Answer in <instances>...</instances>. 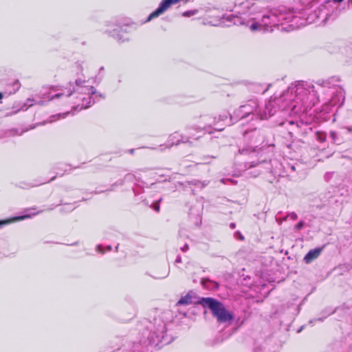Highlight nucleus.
I'll return each instance as SVG.
<instances>
[{
    "mask_svg": "<svg viewBox=\"0 0 352 352\" xmlns=\"http://www.w3.org/2000/svg\"><path fill=\"white\" fill-rule=\"evenodd\" d=\"M14 85H16V89H19L20 85H19V82H18V81H16V82L14 83Z\"/></svg>",
    "mask_w": 352,
    "mask_h": 352,
    "instance_id": "9b49d317",
    "label": "nucleus"
},
{
    "mask_svg": "<svg viewBox=\"0 0 352 352\" xmlns=\"http://www.w3.org/2000/svg\"><path fill=\"white\" fill-rule=\"evenodd\" d=\"M78 92V98L82 101L80 104V109L88 108L91 104L94 102L96 98H102V94H98L96 89L92 86H84L85 80L78 79L76 81ZM80 106V104H78Z\"/></svg>",
    "mask_w": 352,
    "mask_h": 352,
    "instance_id": "f03ea898",
    "label": "nucleus"
},
{
    "mask_svg": "<svg viewBox=\"0 0 352 352\" xmlns=\"http://www.w3.org/2000/svg\"><path fill=\"white\" fill-rule=\"evenodd\" d=\"M3 98V94L0 92V99Z\"/></svg>",
    "mask_w": 352,
    "mask_h": 352,
    "instance_id": "2eb2a0df",
    "label": "nucleus"
},
{
    "mask_svg": "<svg viewBox=\"0 0 352 352\" xmlns=\"http://www.w3.org/2000/svg\"><path fill=\"white\" fill-rule=\"evenodd\" d=\"M209 283L208 280H202L201 283L204 287H206V283Z\"/></svg>",
    "mask_w": 352,
    "mask_h": 352,
    "instance_id": "1a4fd4ad",
    "label": "nucleus"
},
{
    "mask_svg": "<svg viewBox=\"0 0 352 352\" xmlns=\"http://www.w3.org/2000/svg\"><path fill=\"white\" fill-rule=\"evenodd\" d=\"M289 19V16L283 11L272 10L263 16L261 23L250 20L248 22L247 25L252 32L261 30L271 31L272 27L278 25L283 21H287Z\"/></svg>",
    "mask_w": 352,
    "mask_h": 352,
    "instance_id": "f257e3e1",
    "label": "nucleus"
},
{
    "mask_svg": "<svg viewBox=\"0 0 352 352\" xmlns=\"http://www.w3.org/2000/svg\"><path fill=\"white\" fill-rule=\"evenodd\" d=\"M321 249H314L310 250L305 256L304 260L307 263L311 262L313 260L316 259L320 254Z\"/></svg>",
    "mask_w": 352,
    "mask_h": 352,
    "instance_id": "20e7f679",
    "label": "nucleus"
},
{
    "mask_svg": "<svg viewBox=\"0 0 352 352\" xmlns=\"http://www.w3.org/2000/svg\"><path fill=\"white\" fill-rule=\"evenodd\" d=\"M303 227V223L302 221L297 223L295 226L296 229L300 230Z\"/></svg>",
    "mask_w": 352,
    "mask_h": 352,
    "instance_id": "6e6552de",
    "label": "nucleus"
},
{
    "mask_svg": "<svg viewBox=\"0 0 352 352\" xmlns=\"http://www.w3.org/2000/svg\"><path fill=\"white\" fill-rule=\"evenodd\" d=\"M155 208V210L156 211H159V210H160V206H159L158 205H156V206H155V208Z\"/></svg>",
    "mask_w": 352,
    "mask_h": 352,
    "instance_id": "f8f14e48",
    "label": "nucleus"
},
{
    "mask_svg": "<svg viewBox=\"0 0 352 352\" xmlns=\"http://www.w3.org/2000/svg\"><path fill=\"white\" fill-rule=\"evenodd\" d=\"M192 302L191 297L188 295L182 298L177 302L178 305H188Z\"/></svg>",
    "mask_w": 352,
    "mask_h": 352,
    "instance_id": "39448f33",
    "label": "nucleus"
},
{
    "mask_svg": "<svg viewBox=\"0 0 352 352\" xmlns=\"http://www.w3.org/2000/svg\"><path fill=\"white\" fill-rule=\"evenodd\" d=\"M30 217H31L30 215L19 216V217H16L14 219L16 221H21V220H23V219H27V218H30Z\"/></svg>",
    "mask_w": 352,
    "mask_h": 352,
    "instance_id": "0eeeda50",
    "label": "nucleus"
},
{
    "mask_svg": "<svg viewBox=\"0 0 352 352\" xmlns=\"http://www.w3.org/2000/svg\"><path fill=\"white\" fill-rule=\"evenodd\" d=\"M60 95H61L60 94H56L54 96H52L51 98V99H53L54 98H59L60 96Z\"/></svg>",
    "mask_w": 352,
    "mask_h": 352,
    "instance_id": "9d476101",
    "label": "nucleus"
},
{
    "mask_svg": "<svg viewBox=\"0 0 352 352\" xmlns=\"http://www.w3.org/2000/svg\"><path fill=\"white\" fill-rule=\"evenodd\" d=\"M6 223V221H0V226L3 225V224H5Z\"/></svg>",
    "mask_w": 352,
    "mask_h": 352,
    "instance_id": "4468645a",
    "label": "nucleus"
},
{
    "mask_svg": "<svg viewBox=\"0 0 352 352\" xmlns=\"http://www.w3.org/2000/svg\"><path fill=\"white\" fill-rule=\"evenodd\" d=\"M70 95H71V92L67 91V96H70Z\"/></svg>",
    "mask_w": 352,
    "mask_h": 352,
    "instance_id": "dca6fc26",
    "label": "nucleus"
},
{
    "mask_svg": "<svg viewBox=\"0 0 352 352\" xmlns=\"http://www.w3.org/2000/svg\"><path fill=\"white\" fill-rule=\"evenodd\" d=\"M291 217H292V219H296V218L297 217L296 214H294V213L292 214Z\"/></svg>",
    "mask_w": 352,
    "mask_h": 352,
    "instance_id": "ddd939ff",
    "label": "nucleus"
},
{
    "mask_svg": "<svg viewBox=\"0 0 352 352\" xmlns=\"http://www.w3.org/2000/svg\"><path fill=\"white\" fill-rule=\"evenodd\" d=\"M196 13H197V10L186 11V12H184L182 14V15L184 16L189 17V16L195 15Z\"/></svg>",
    "mask_w": 352,
    "mask_h": 352,
    "instance_id": "423d86ee",
    "label": "nucleus"
},
{
    "mask_svg": "<svg viewBox=\"0 0 352 352\" xmlns=\"http://www.w3.org/2000/svg\"><path fill=\"white\" fill-rule=\"evenodd\" d=\"M202 302L205 307H208L212 311L218 322H228L232 320V315L219 302L210 298H206L202 300Z\"/></svg>",
    "mask_w": 352,
    "mask_h": 352,
    "instance_id": "7ed1b4c3",
    "label": "nucleus"
}]
</instances>
